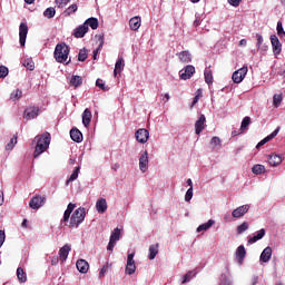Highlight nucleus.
<instances>
[{
    "mask_svg": "<svg viewBox=\"0 0 285 285\" xmlns=\"http://www.w3.org/2000/svg\"><path fill=\"white\" fill-rule=\"evenodd\" d=\"M20 46H26V39L28 37V24L21 22L19 27Z\"/></svg>",
    "mask_w": 285,
    "mask_h": 285,
    "instance_id": "obj_14",
    "label": "nucleus"
},
{
    "mask_svg": "<svg viewBox=\"0 0 285 285\" xmlns=\"http://www.w3.org/2000/svg\"><path fill=\"white\" fill-rule=\"evenodd\" d=\"M23 97V91L21 89H16L11 92L10 99L11 101H19Z\"/></svg>",
    "mask_w": 285,
    "mask_h": 285,
    "instance_id": "obj_35",
    "label": "nucleus"
},
{
    "mask_svg": "<svg viewBox=\"0 0 285 285\" xmlns=\"http://www.w3.org/2000/svg\"><path fill=\"white\" fill-rule=\"evenodd\" d=\"M70 137L72 141H76V144H81L83 141V134L77 128H72L70 130Z\"/></svg>",
    "mask_w": 285,
    "mask_h": 285,
    "instance_id": "obj_21",
    "label": "nucleus"
},
{
    "mask_svg": "<svg viewBox=\"0 0 285 285\" xmlns=\"http://www.w3.org/2000/svg\"><path fill=\"white\" fill-rule=\"evenodd\" d=\"M125 66L126 63L124 61V58H118L115 65L114 76L117 77V75L121 73V70H124Z\"/></svg>",
    "mask_w": 285,
    "mask_h": 285,
    "instance_id": "obj_26",
    "label": "nucleus"
},
{
    "mask_svg": "<svg viewBox=\"0 0 285 285\" xmlns=\"http://www.w3.org/2000/svg\"><path fill=\"white\" fill-rule=\"evenodd\" d=\"M248 126H250V117L246 116L240 124L239 132L248 130Z\"/></svg>",
    "mask_w": 285,
    "mask_h": 285,
    "instance_id": "obj_38",
    "label": "nucleus"
},
{
    "mask_svg": "<svg viewBox=\"0 0 285 285\" xmlns=\"http://www.w3.org/2000/svg\"><path fill=\"white\" fill-rule=\"evenodd\" d=\"M200 24H202V21H200L199 19H196V20L194 21L195 28L199 27Z\"/></svg>",
    "mask_w": 285,
    "mask_h": 285,
    "instance_id": "obj_64",
    "label": "nucleus"
},
{
    "mask_svg": "<svg viewBox=\"0 0 285 285\" xmlns=\"http://www.w3.org/2000/svg\"><path fill=\"white\" fill-rule=\"evenodd\" d=\"M86 59H88V50H86V48L80 49L78 53V61H86Z\"/></svg>",
    "mask_w": 285,
    "mask_h": 285,
    "instance_id": "obj_42",
    "label": "nucleus"
},
{
    "mask_svg": "<svg viewBox=\"0 0 285 285\" xmlns=\"http://www.w3.org/2000/svg\"><path fill=\"white\" fill-rule=\"evenodd\" d=\"M4 77H8V67L0 66V79H4Z\"/></svg>",
    "mask_w": 285,
    "mask_h": 285,
    "instance_id": "obj_50",
    "label": "nucleus"
},
{
    "mask_svg": "<svg viewBox=\"0 0 285 285\" xmlns=\"http://www.w3.org/2000/svg\"><path fill=\"white\" fill-rule=\"evenodd\" d=\"M129 28L134 31H137L138 28H141V17L136 16L129 20Z\"/></svg>",
    "mask_w": 285,
    "mask_h": 285,
    "instance_id": "obj_25",
    "label": "nucleus"
},
{
    "mask_svg": "<svg viewBox=\"0 0 285 285\" xmlns=\"http://www.w3.org/2000/svg\"><path fill=\"white\" fill-rule=\"evenodd\" d=\"M195 75V67L193 65H187L184 69L179 71L180 79L184 81L190 79Z\"/></svg>",
    "mask_w": 285,
    "mask_h": 285,
    "instance_id": "obj_10",
    "label": "nucleus"
},
{
    "mask_svg": "<svg viewBox=\"0 0 285 285\" xmlns=\"http://www.w3.org/2000/svg\"><path fill=\"white\" fill-rule=\"evenodd\" d=\"M245 257H246V248L244 247V245H240L237 247V250H236V259L238 264H244Z\"/></svg>",
    "mask_w": 285,
    "mask_h": 285,
    "instance_id": "obj_23",
    "label": "nucleus"
},
{
    "mask_svg": "<svg viewBox=\"0 0 285 285\" xmlns=\"http://www.w3.org/2000/svg\"><path fill=\"white\" fill-rule=\"evenodd\" d=\"M243 132H239V129L238 130H233L232 131V137H237V135H242Z\"/></svg>",
    "mask_w": 285,
    "mask_h": 285,
    "instance_id": "obj_63",
    "label": "nucleus"
},
{
    "mask_svg": "<svg viewBox=\"0 0 285 285\" xmlns=\"http://www.w3.org/2000/svg\"><path fill=\"white\" fill-rule=\"evenodd\" d=\"M271 257H273V248L271 246H267L261 254V262L264 264H267V262H271Z\"/></svg>",
    "mask_w": 285,
    "mask_h": 285,
    "instance_id": "obj_19",
    "label": "nucleus"
},
{
    "mask_svg": "<svg viewBox=\"0 0 285 285\" xmlns=\"http://www.w3.org/2000/svg\"><path fill=\"white\" fill-rule=\"evenodd\" d=\"M149 137L150 132L145 128H140L135 132L136 141H138L139 144H146Z\"/></svg>",
    "mask_w": 285,
    "mask_h": 285,
    "instance_id": "obj_9",
    "label": "nucleus"
},
{
    "mask_svg": "<svg viewBox=\"0 0 285 285\" xmlns=\"http://www.w3.org/2000/svg\"><path fill=\"white\" fill-rule=\"evenodd\" d=\"M248 210H250V205H242L233 210L232 217L239 219V217H244Z\"/></svg>",
    "mask_w": 285,
    "mask_h": 285,
    "instance_id": "obj_12",
    "label": "nucleus"
},
{
    "mask_svg": "<svg viewBox=\"0 0 285 285\" xmlns=\"http://www.w3.org/2000/svg\"><path fill=\"white\" fill-rule=\"evenodd\" d=\"M282 128L277 127L271 135L266 136L263 140H261L256 148H262V146H264L265 144H268V141H271L272 139H275L276 135H279V130Z\"/></svg>",
    "mask_w": 285,
    "mask_h": 285,
    "instance_id": "obj_16",
    "label": "nucleus"
},
{
    "mask_svg": "<svg viewBox=\"0 0 285 285\" xmlns=\"http://www.w3.org/2000/svg\"><path fill=\"white\" fill-rule=\"evenodd\" d=\"M248 223L244 222L242 225L237 227V234L242 235V233H246L248 230Z\"/></svg>",
    "mask_w": 285,
    "mask_h": 285,
    "instance_id": "obj_45",
    "label": "nucleus"
},
{
    "mask_svg": "<svg viewBox=\"0 0 285 285\" xmlns=\"http://www.w3.org/2000/svg\"><path fill=\"white\" fill-rule=\"evenodd\" d=\"M193 199V187H189L185 195V202H190Z\"/></svg>",
    "mask_w": 285,
    "mask_h": 285,
    "instance_id": "obj_52",
    "label": "nucleus"
},
{
    "mask_svg": "<svg viewBox=\"0 0 285 285\" xmlns=\"http://www.w3.org/2000/svg\"><path fill=\"white\" fill-rule=\"evenodd\" d=\"M17 277L21 284H26V282H28V275L21 267L17 268Z\"/></svg>",
    "mask_w": 285,
    "mask_h": 285,
    "instance_id": "obj_30",
    "label": "nucleus"
},
{
    "mask_svg": "<svg viewBox=\"0 0 285 285\" xmlns=\"http://www.w3.org/2000/svg\"><path fill=\"white\" fill-rule=\"evenodd\" d=\"M268 164L272 166H279L282 164V156L274 154L268 157Z\"/></svg>",
    "mask_w": 285,
    "mask_h": 285,
    "instance_id": "obj_28",
    "label": "nucleus"
},
{
    "mask_svg": "<svg viewBox=\"0 0 285 285\" xmlns=\"http://www.w3.org/2000/svg\"><path fill=\"white\" fill-rule=\"evenodd\" d=\"M276 30H277L278 37H279L281 39H284V37H285V31H284V26L282 24V21H278V22H277Z\"/></svg>",
    "mask_w": 285,
    "mask_h": 285,
    "instance_id": "obj_41",
    "label": "nucleus"
},
{
    "mask_svg": "<svg viewBox=\"0 0 285 285\" xmlns=\"http://www.w3.org/2000/svg\"><path fill=\"white\" fill-rule=\"evenodd\" d=\"M90 121H92V111L87 108L82 114V124L85 128H88V126H90Z\"/></svg>",
    "mask_w": 285,
    "mask_h": 285,
    "instance_id": "obj_24",
    "label": "nucleus"
},
{
    "mask_svg": "<svg viewBox=\"0 0 285 285\" xmlns=\"http://www.w3.org/2000/svg\"><path fill=\"white\" fill-rule=\"evenodd\" d=\"M81 170V167L78 166L73 169L72 174L70 175L69 179L66 181V186H69L70 181H75L79 177V171Z\"/></svg>",
    "mask_w": 285,
    "mask_h": 285,
    "instance_id": "obj_34",
    "label": "nucleus"
},
{
    "mask_svg": "<svg viewBox=\"0 0 285 285\" xmlns=\"http://www.w3.org/2000/svg\"><path fill=\"white\" fill-rule=\"evenodd\" d=\"M135 271H137V265H135V253H131L127 256L125 273L126 275H135Z\"/></svg>",
    "mask_w": 285,
    "mask_h": 285,
    "instance_id": "obj_7",
    "label": "nucleus"
},
{
    "mask_svg": "<svg viewBox=\"0 0 285 285\" xmlns=\"http://www.w3.org/2000/svg\"><path fill=\"white\" fill-rule=\"evenodd\" d=\"M39 112H41V109H39V107H28L27 109H24L23 119H26L27 121H30L31 119H37V117H39Z\"/></svg>",
    "mask_w": 285,
    "mask_h": 285,
    "instance_id": "obj_8",
    "label": "nucleus"
},
{
    "mask_svg": "<svg viewBox=\"0 0 285 285\" xmlns=\"http://www.w3.org/2000/svg\"><path fill=\"white\" fill-rule=\"evenodd\" d=\"M96 209L100 215H104V213L108 210V202H106V198H100L96 202Z\"/></svg>",
    "mask_w": 285,
    "mask_h": 285,
    "instance_id": "obj_20",
    "label": "nucleus"
},
{
    "mask_svg": "<svg viewBox=\"0 0 285 285\" xmlns=\"http://www.w3.org/2000/svg\"><path fill=\"white\" fill-rule=\"evenodd\" d=\"M282 100H283V97L282 95H274L273 97V104L275 106V108H279V106H282Z\"/></svg>",
    "mask_w": 285,
    "mask_h": 285,
    "instance_id": "obj_44",
    "label": "nucleus"
},
{
    "mask_svg": "<svg viewBox=\"0 0 285 285\" xmlns=\"http://www.w3.org/2000/svg\"><path fill=\"white\" fill-rule=\"evenodd\" d=\"M106 266H104L101 269H100V272H99V276L100 277H104V275H106Z\"/></svg>",
    "mask_w": 285,
    "mask_h": 285,
    "instance_id": "obj_62",
    "label": "nucleus"
},
{
    "mask_svg": "<svg viewBox=\"0 0 285 285\" xmlns=\"http://www.w3.org/2000/svg\"><path fill=\"white\" fill-rule=\"evenodd\" d=\"M120 238H121V229H119V227H116L111 232L107 250H114L115 246L117 245V242H119Z\"/></svg>",
    "mask_w": 285,
    "mask_h": 285,
    "instance_id": "obj_4",
    "label": "nucleus"
},
{
    "mask_svg": "<svg viewBox=\"0 0 285 285\" xmlns=\"http://www.w3.org/2000/svg\"><path fill=\"white\" fill-rule=\"evenodd\" d=\"M75 208H77V205L69 203L66 210H67V213L72 214V210H75Z\"/></svg>",
    "mask_w": 285,
    "mask_h": 285,
    "instance_id": "obj_59",
    "label": "nucleus"
},
{
    "mask_svg": "<svg viewBox=\"0 0 285 285\" xmlns=\"http://www.w3.org/2000/svg\"><path fill=\"white\" fill-rule=\"evenodd\" d=\"M70 250H72V247H70L69 244H66L62 246L59 250V259L60 262H66L68 259V255H70Z\"/></svg>",
    "mask_w": 285,
    "mask_h": 285,
    "instance_id": "obj_17",
    "label": "nucleus"
},
{
    "mask_svg": "<svg viewBox=\"0 0 285 285\" xmlns=\"http://www.w3.org/2000/svg\"><path fill=\"white\" fill-rule=\"evenodd\" d=\"M87 32H88V26L83 23L75 29L73 37H76V39H83Z\"/></svg>",
    "mask_w": 285,
    "mask_h": 285,
    "instance_id": "obj_18",
    "label": "nucleus"
},
{
    "mask_svg": "<svg viewBox=\"0 0 285 285\" xmlns=\"http://www.w3.org/2000/svg\"><path fill=\"white\" fill-rule=\"evenodd\" d=\"M202 97V89H198L197 95L194 97V100L191 102V108L196 106V104L199 101V98Z\"/></svg>",
    "mask_w": 285,
    "mask_h": 285,
    "instance_id": "obj_54",
    "label": "nucleus"
},
{
    "mask_svg": "<svg viewBox=\"0 0 285 285\" xmlns=\"http://www.w3.org/2000/svg\"><path fill=\"white\" fill-rule=\"evenodd\" d=\"M17 144V136H13L10 140V142L6 146L7 150H12L14 148V145Z\"/></svg>",
    "mask_w": 285,
    "mask_h": 285,
    "instance_id": "obj_49",
    "label": "nucleus"
},
{
    "mask_svg": "<svg viewBox=\"0 0 285 285\" xmlns=\"http://www.w3.org/2000/svg\"><path fill=\"white\" fill-rule=\"evenodd\" d=\"M55 14H57V10L53 7L47 8L43 12V17L47 19H53Z\"/></svg>",
    "mask_w": 285,
    "mask_h": 285,
    "instance_id": "obj_39",
    "label": "nucleus"
},
{
    "mask_svg": "<svg viewBox=\"0 0 285 285\" xmlns=\"http://www.w3.org/2000/svg\"><path fill=\"white\" fill-rule=\"evenodd\" d=\"M59 256H53L52 258H51V266H57V264H59Z\"/></svg>",
    "mask_w": 285,
    "mask_h": 285,
    "instance_id": "obj_61",
    "label": "nucleus"
},
{
    "mask_svg": "<svg viewBox=\"0 0 285 285\" xmlns=\"http://www.w3.org/2000/svg\"><path fill=\"white\" fill-rule=\"evenodd\" d=\"M70 83L71 86H73L75 88H79V86H81V83H83V78H81V76H73L70 79Z\"/></svg>",
    "mask_w": 285,
    "mask_h": 285,
    "instance_id": "obj_37",
    "label": "nucleus"
},
{
    "mask_svg": "<svg viewBox=\"0 0 285 285\" xmlns=\"http://www.w3.org/2000/svg\"><path fill=\"white\" fill-rule=\"evenodd\" d=\"M215 224V220L209 219L207 223H204L197 227V233H202L203 230H208L209 228L213 227Z\"/></svg>",
    "mask_w": 285,
    "mask_h": 285,
    "instance_id": "obj_33",
    "label": "nucleus"
},
{
    "mask_svg": "<svg viewBox=\"0 0 285 285\" xmlns=\"http://www.w3.org/2000/svg\"><path fill=\"white\" fill-rule=\"evenodd\" d=\"M83 219H86V208L80 207L76 209L71 215L69 223L70 228H77L79 224L83 223Z\"/></svg>",
    "mask_w": 285,
    "mask_h": 285,
    "instance_id": "obj_3",
    "label": "nucleus"
},
{
    "mask_svg": "<svg viewBox=\"0 0 285 285\" xmlns=\"http://www.w3.org/2000/svg\"><path fill=\"white\" fill-rule=\"evenodd\" d=\"M266 235V229L262 228L257 232V235L250 237L247 240V244H255L256 242H259V239H264V236Z\"/></svg>",
    "mask_w": 285,
    "mask_h": 285,
    "instance_id": "obj_27",
    "label": "nucleus"
},
{
    "mask_svg": "<svg viewBox=\"0 0 285 285\" xmlns=\"http://www.w3.org/2000/svg\"><path fill=\"white\" fill-rule=\"evenodd\" d=\"M36 148L33 151V159H37L40 155H43L48 148H50V132H45L35 137Z\"/></svg>",
    "mask_w": 285,
    "mask_h": 285,
    "instance_id": "obj_1",
    "label": "nucleus"
},
{
    "mask_svg": "<svg viewBox=\"0 0 285 285\" xmlns=\"http://www.w3.org/2000/svg\"><path fill=\"white\" fill-rule=\"evenodd\" d=\"M70 55V47L65 42L58 43L55 48L53 57L58 63H66Z\"/></svg>",
    "mask_w": 285,
    "mask_h": 285,
    "instance_id": "obj_2",
    "label": "nucleus"
},
{
    "mask_svg": "<svg viewBox=\"0 0 285 285\" xmlns=\"http://www.w3.org/2000/svg\"><path fill=\"white\" fill-rule=\"evenodd\" d=\"M246 75H248L247 66L236 70L233 73L232 79H233L234 83H242V81H244V79H246Z\"/></svg>",
    "mask_w": 285,
    "mask_h": 285,
    "instance_id": "obj_6",
    "label": "nucleus"
},
{
    "mask_svg": "<svg viewBox=\"0 0 285 285\" xmlns=\"http://www.w3.org/2000/svg\"><path fill=\"white\" fill-rule=\"evenodd\" d=\"M85 26H90L91 30H97V28H99V20L97 18H88L85 21Z\"/></svg>",
    "mask_w": 285,
    "mask_h": 285,
    "instance_id": "obj_29",
    "label": "nucleus"
},
{
    "mask_svg": "<svg viewBox=\"0 0 285 285\" xmlns=\"http://www.w3.org/2000/svg\"><path fill=\"white\" fill-rule=\"evenodd\" d=\"M210 146L213 148H217V146H219V148L222 147V139L217 136H214L212 139H210Z\"/></svg>",
    "mask_w": 285,
    "mask_h": 285,
    "instance_id": "obj_43",
    "label": "nucleus"
},
{
    "mask_svg": "<svg viewBox=\"0 0 285 285\" xmlns=\"http://www.w3.org/2000/svg\"><path fill=\"white\" fill-rule=\"evenodd\" d=\"M6 242V232L0 229V248L3 246Z\"/></svg>",
    "mask_w": 285,
    "mask_h": 285,
    "instance_id": "obj_57",
    "label": "nucleus"
},
{
    "mask_svg": "<svg viewBox=\"0 0 285 285\" xmlns=\"http://www.w3.org/2000/svg\"><path fill=\"white\" fill-rule=\"evenodd\" d=\"M205 81L208 86L213 85V71L210 69H206L204 72Z\"/></svg>",
    "mask_w": 285,
    "mask_h": 285,
    "instance_id": "obj_40",
    "label": "nucleus"
},
{
    "mask_svg": "<svg viewBox=\"0 0 285 285\" xmlns=\"http://www.w3.org/2000/svg\"><path fill=\"white\" fill-rule=\"evenodd\" d=\"M272 50L274 55L282 53V42H279V38L276 35L271 36Z\"/></svg>",
    "mask_w": 285,
    "mask_h": 285,
    "instance_id": "obj_13",
    "label": "nucleus"
},
{
    "mask_svg": "<svg viewBox=\"0 0 285 285\" xmlns=\"http://www.w3.org/2000/svg\"><path fill=\"white\" fill-rule=\"evenodd\" d=\"M139 168L141 170V173H146V170H148V151H144L141 155H140V158H139Z\"/></svg>",
    "mask_w": 285,
    "mask_h": 285,
    "instance_id": "obj_15",
    "label": "nucleus"
},
{
    "mask_svg": "<svg viewBox=\"0 0 285 285\" xmlns=\"http://www.w3.org/2000/svg\"><path fill=\"white\" fill-rule=\"evenodd\" d=\"M252 173L254 175H264V173H266V167H264V165H254Z\"/></svg>",
    "mask_w": 285,
    "mask_h": 285,
    "instance_id": "obj_36",
    "label": "nucleus"
},
{
    "mask_svg": "<svg viewBox=\"0 0 285 285\" xmlns=\"http://www.w3.org/2000/svg\"><path fill=\"white\" fill-rule=\"evenodd\" d=\"M159 254V244L149 246V259H155Z\"/></svg>",
    "mask_w": 285,
    "mask_h": 285,
    "instance_id": "obj_32",
    "label": "nucleus"
},
{
    "mask_svg": "<svg viewBox=\"0 0 285 285\" xmlns=\"http://www.w3.org/2000/svg\"><path fill=\"white\" fill-rule=\"evenodd\" d=\"M56 3L58 6V8H66V6H68V3H70V0H56Z\"/></svg>",
    "mask_w": 285,
    "mask_h": 285,
    "instance_id": "obj_51",
    "label": "nucleus"
},
{
    "mask_svg": "<svg viewBox=\"0 0 285 285\" xmlns=\"http://www.w3.org/2000/svg\"><path fill=\"white\" fill-rule=\"evenodd\" d=\"M99 41H100V43H99L98 48L96 50H94L95 57H97V55H99V50H101L104 48V35L99 36Z\"/></svg>",
    "mask_w": 285,
    "mask_h": 285,
    "instance_id": "obj_47",
    "label": "nucleus"
},
{
    "mask_svg": "<svg viewBox=\"0 0 285 285\" xmlns=\"http://www.w3.org/2000/svg\"><path fill=\"white\" fill-rule=\"evenodd\" d=\"M228 3L234 8H238L239 3H242V0H228Z\"/></svg>",
    "mask_w": 285,
    "mask_h": 285,
    "instance_id": "obj_58",
    "label": "nucleus"
},
{
    "mask_svg": "<svg viewBox=\"0 0 285 285\" xmlns=\"http://www.w3.org/2000/svg\"><path fill=\"white\" fill-rule=\"evenodd\" d=\"M79 7H77V4H71L66 9V14H68V17H70V14H73V12H77Z\"/></svg>",
    "mask_w": 285,
    "mask_h": 285,
    "instance_id": "obj_46",
    "label": "nucleus"
},
{
    "mask_svg": "<svg viewBox=\"0 0 285 285\" xmlns=\"http://www.w3.org/2000/svg\"><path fill=\"white\" fill-rule=\"evenodd\" d=\"M193 279V272H188L183 279V284H186V282H190Z\"/></svg>",
    "mask_w": 285,
    "mask_h": 285,
    "instance_id": "obj_56",
    "label": "nucleus"
},
{
    "mask_svg": "<svg viewBox=\"0 0 285 285\" xmlns=\"http://www.w3.org/2000/svg\"><path fill=\"white\" fill-rule=\"evenodd\" d=\"M23 66L27 70H35V61L32 60H24Z\"/></svg>",
    "mask_w": 285,
    "mask_h": 285,
    "instance_id": "obj_48",
    "label": "nucleus"
},
{
    "mask_svg": "<svg viewBox=\"0 0 285 285\" xmlns=\"http://www.w3.org/2000/svg\"><path fill=\"white\" fill-rule=\"evenodd\" d=\"M178 57L183 63H190L193 61V58L190 57V52L188 51H181L178 55Z\"/></svg>",
    "mask_w": 285,
    "mask_h": 285,
    "instance_id": "obj_31",
    "label": "nucleus"
},
{
    "mask_svg": "<svg viewBox=\"0 0 285 285\" xmlns=\"http://www.w3.org/2000/svg\"><path fill=\"white\" fill-rule=\"evenodd\" d=\"M70 215H72L70 212L65 210L61 222H68V219H70Z\"/></svg>",
    "mask_w": 285,
    "mask_h": 285,
    "instance_id": "obj_60",
    "label": "nucleus"
},
{
    "mask_svg": "<svg viewBox=\"0 0 285 285\" xmlns=\"http://www.w3.org/2000/svg\"><path fill=\"white\" fill-rule=\"evenodd\" d=\"M206 129V116L202 114L198 120L195 122V132L196 135H202Z\"/></svg>",
    "mask_w": 285,
    "mask_h": 285,
    "instance_id": "obj_11",
    "label": "nucleus"
},
{
    "mask_svg": "<svg viewBox=\"0 0 285 285\" xmlns=\"http://www.w3.org/2000/svg\"><path fill=\"white\" fill-rule=\"evenodd\" d=\"M96 86H97L98 88H100V90H108V88H107L106 85L104 83V80H101V79H97V80H96Z\"/></svg>",
    "mask_w": 285,
    "mask_h": 285,
    "instance_id": "obj_53",
    "label": "nucleus"
},
{
    "mask_svg": "<svg viewBox=\"0 0 285 285\" xmlns=\"http://www.w3.org/2000/svg\"><path fill=\"white\" fill-rule=\"evenodd\" d=\"M256 39H257L256 46L259 49V48H262V43H264V38L262 37V35L257 33Z\"/></svg>",
    "mask_w": 285,
    "mask_h": 285,
    "instance_id": "obj_55",
    "label": "nucleus"
},
{
    "mask_svg": "<svg viewBox=\"0 0 285 285\" xmlns=\"http://www.w3.org/2000/svg\"><path fill=\"white\" fill-rule=\"evenodd\" d=\"M77 269L79 273L86 274L90 269V264L86 259H78L76 263Z\"/></svg>",
    "mask_w": 285,
    "mask_h": 285,
    "instance_id": "obj_22",
    "label": "nucleus"
},
{
    "mask_svg": "<svg viewBox=\"0 0 285 285\" xmlns=\"http://www.w3.org/2000/svg\"><path fill=\"white\" fill-rule=\"evenodd\" d=\"M46 205V196L36 195L29 202V207L32 210H39L42 206Z\"/></svg>",
    "mask_w": 285,
    "mask_h": 285,
    "instance_id": "obj_5",
    "label": "nucleus"
}]
</instances>
